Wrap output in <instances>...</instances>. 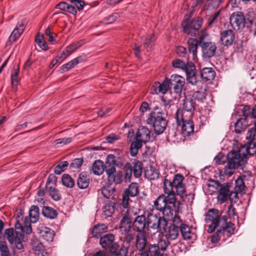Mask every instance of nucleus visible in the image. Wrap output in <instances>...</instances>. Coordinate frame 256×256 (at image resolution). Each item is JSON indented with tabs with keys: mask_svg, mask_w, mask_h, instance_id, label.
Here are the masks:
<instances>
[{
	"mask_svg": "<svg viewBox=\"0 0 256 256\" xmlns=\"http://www.w3.org/2000/svg\"><path fill=\"white\" fill-rule=\"evenodd\" d=\"M164 194L158 196L154 202V206L164 216H170L172 215L173 210H178L179 202L175 198L171 182L167 179H165L164 182Z\"/></svg>",
	"mask_w": 256,
	"mask_h": 256,
	"instance_id": "nucleus-1",
	"label": "nucleus"
},
{
	"mask_svg": "<svg viewBox=\"0 0 256 256\" xmlns=\"http://www.w3.org/2000/svg\"><path fill=\"white\" fill-rule=\"evenodd\" d=\"M230 159L224 170V174L230 176L234 172L236 167L242 168L247 162V157L245 154H242L240 151L231 152L228 154Z\"/></svg>",
	"mask_w": 256,
	"mask_h": 256,
	"instance_id": "nucleus-2",
	"label": "nucleus"
},
{
	"mask_svg": "<svg viewBox=\"0 0 256 256\" xmlns=\"http://www.w3.org/2000/svg\"><path fill=\"white\" fill-rule=\"evenodd\" d=\"M172 66L174 68H180L186 74V80L192 84H200V78L196 74L195 66L192 62H188L186 64L179 59L172 61Z\"/></svg>",
	"mask_w": 256,
	"mask_h": 256,
	"instance_id": "nucleus-3",
	"label": "nucleus"
},
{
	"mask_svg": "<svg viewBox=\"0 0 256 256\" xmlns=\"http://www.w3.org/2000/svg\"><path fill=\"white\" fill-rule=\"evenodd\" d=\"M164 116V113L156 108L150 114L146 120L148 124L152 125L154 131L157 134H162L167 126V122Z\"/></svg>",
	"mask_w": 256,
	"mask_h": 256,
	"instance_id": "nucleus-4",
	"label": "nucleus"
},
{
	"mask_svg": "<svg viewBox=\"0 0 256 256\" xmlns=\"http://www.w3.org/2000/svg\"><path fill=\"white\" fill-rule=\"evenodd\" d=\"M14 228L15 232L12 228H8L5 230V234L12 246L20 250L24 248V245L21 240V231L22 226L18 220L15 223Z\"/></svg>",
	"mask_w": 256,
	"mask_h": 256,
	"instance_id": "nucleus-5",
	"label": "nucleus"
},
{
	"mask_svg": "<svg viewBox=\"0 0 256 256\" xmlns=\"http://www.w3.org/2000/svg\"><path fill=\"white\" fill-rule=\"evenodd\" d=\"M169 241L166 236L161 237L157 244H152L149 246L148 253L144 252L142 253L140 256H162L160 250L165 251L170 244Z\"/></svg>",
	"mask_w": 256,
	"mask_h": 256,
	"instance_id": "nucleus-6",
	"label": "nucleus"
},
{
	"mask_svg": "<svg viewBox=\"0 0 256 256\" xmlns=\"http://www.w3.org/2000/svg\"><path fill=\"white\" fill-rule=\"evenodd\" d=\"M202 24V20L199 18H194L191 21L186 19L182 23L183 31L188 35L195 36Z\"/></svg>",
	"mask_w": 256,
	"mask_h": 256,
	"instance_id": "nucleus-7",
	"label": "nucleus"
},
{
	"mask_svg": "<svg viewBox=\"0 0 256 256\" xmlns=\"http://www.w3.org/2000/svg\"><path fill=\"white\" fill-rule=\"evenodd\" d=\"M183 110H178L176 114V116L182 118H192L193 112L195 108V103L190 98H186L184 100Z\"/></svg>",
	"mask_w": 256,
	"mask_h": 256,
	"instance_id": "nucleus-8",
	"label": "nucleus"
},
{
	"mask_svg": "<svg viewBox=\"0 0 256 256\" xmlns=\"http://www.w3.org/2000/svg\"><path fill=\"white\" fill-rule=\"evenodd\" d=\"M146 224L152 228L162 230L167 226V222L164 218L149 214L147 216Z\"/></svg>",
	"mask_w": 256,
	"mask_h": 256,
	"instance_id": "nucleus-9",
	"label": "nucleus"
},
{
	"mask_svg": "<svg viewBox=\"0 0 256 256\" xmlns=\"http://www.w3.org/2000/svg\"><path fill=\"white\" fill-rule=\"evenodd\" d=\"M205 220L206 223H211L208 226V232L212 233L219 224L220 215L218 210L216 209H211L208 210L206 215Z\"/></svg>",
	"mask_w": 256,
	"mask_h": 256,
	"instance_id": "nucleus-10",
	"label": "nucleus"
},
{
	"mask_svg": "<svg viewBox=\"0 0 256 256\" xmlns=\"http://www.w3.org/2000/svg\"><path fill=\"white\" fill-rule=\"evenodd\" d=\"M179 116H176L177 124L181 126L182 132L184 136H189L194 132V124L192 118H182Z\"/></svg>",
	"mask_w": 256,
	"mask_h": 256,
	"instance_id": "nucleus-11",
	"label": "nucleus"
},
{
	"mask_svg": "<svg viewBox=\"0 0 256 256\" xmlns=\"http://www.w3.org/2000/svg\"><path fill=\"white\" fill-rule=\"evenodd\" d=\"M199 43L204 58H210L215 55L216 47L214 43L206 42L202 36L200 38Z\"/></svg>",
	"mask_w": 256,
	"mask_h": 256,
	"instance_id": "nucleus-12",
	"label": "nucleus"
},
{
	"mask_svg": "<svg viewBox=\"0 0 256 256\" xmlns=\"http://www.w3.org/2000/svg\"><path fill=\"white\" fill-rule=\"evenodd\" d=\"M171 88L173 87L175 93L180 94L184 84V79L179 75H172L170 78Z\"/></svg>",
	"mask_w": 256,
	"mask_h": 256,
	"instance_id": "nucleus-13",
	"label": "nucleus"
},
{
	"mask_svg": "<svg viewBox=\"0 0 256 256\" xmlns=\"http://www.w3.org/2000/svg\"><path fill=\"white\" fill-rule=\"evenodd\" d=\"M198 44V40L195 38H190L188 40V45L189 51L188 59L190 60H192L194 62H196L198 60L197 50Z\"/></svg>",
	"mask_w": 256,
	"mask_h": 256,
	"instance_id": "nucleus-14",
	"label": "nucleus"
},
{
	"mask_svg": "<svg viewBox=\"0 0 256 256\" xmlns=\"http://www.w3.org/2000/svg\"><path fill=\"white\" fill-rule=\"evenodd\" d=\"M244 22V16L241 12H234L230 17V23L234 29L243 26Z\"/></svg>",
	"mask_w": 256,
	"mask_h": 256,
	"instance_id": "nucleus-15",
	"label": "nucleus"
},
{
	"mask_svg": "<svg viewBox=\"0 0 256 256\" xmlns=\"http://www.w3.org/2000/svg\"><path fill=\"white\" fill-rule=\"evenodd\" d=\"M150 130L146 126H140L134 138L142 144H146L150 140Z\"/></svg>",
	"mask_w": 256,
	"mask_h": 256,
	"instance_id": "nucleus-16",
	"label": "nucleus"
},
{
	"mask_svg": "<svg viewBox=\"0 0 256 256\" xmlns=\"http://www.w3.org/2000/svg\"><path fill=\"white\" fill-rule=\"evenodd\" d=\"M114 154H110L107 156L104 168L108 176L114 174L116 172V166H118Z\"/></svg>",
	"mask_w": 256,
	"mask_h": 256,
	"instance_id": "nucleus-17",
	"label": "nucleus"
},
{
	"mask_svg": "<svg viewBox=\"0 0 256 256\" xmlns=\"http://www.w3.org/2000/svg\"><path fill=\"white\" fill-rule=\"evenodd\" d=\"M134 230L138 232H144L146 220L144 214L138 216L132 221Z\"/></svg>",
	"mask_w": 256,
	"mask_h": 256,
	"instance_id": "nucleus-18",
	"label": "nucleus"
},
{
	"mask_svg": "<svg viewBox=\"0 0 256 256\" xmlns=\"http://www.w3.org/2000/svg\"><path fill=\"white\" fill-rule=\"evenodd\" d=\"M242 112L244 118L238 119L234 124V131L236 134H241L244 132L249 125L247 120L248 114L244 110Z\"/></svg>",
	"mask_w": 256,
	"mask_h": 256,
	"instance_id": "nucleus-19",
	"label": "nucleus"
},
{
	"mask_svg": "<svg viewBox=\"0 0 256 256\" xmlns=\"http://www.w3.org/2000/svg\"><path fill=\"white\" fill-rule=\"evenodd\" d=\"M234 38V34L232 30H226L222 33L220 40L222 44L227 46L232 44Z\"/></svg>",
	"mask_w": 256,
	"mask_h": 256,
	"instance_id": "nucleus-20",
	"label": "nucleus"
},
{
	"mask_svg": "<svg viewBox=\"0 0 256 256\" xmlns=\"http://www.w3.org/2000/svg\"><path fill=\"white\" fill-rule=\"evenodd\" d=\"M136 248L140 251L144 250L146 244V232H138L136 236Z\"/></svg>",
	"mask_w": 256,
	"mask_h": 256,
	"instance_id": "nucleus-21",
	"label": "nucleus"
},
{
	"mask_svg": "<svg viewBox=\"0 0 256 256\" xmlns=\"http://www.w3.org/2000/svg\"><path fill=\"white\" fill-rule=\"evenodd\" d=\"M39 233L41 237L49 242L53 241L55 236L54 232L52 230L46 226H41Z\"/></svg>",
	"mask_w": 256,
	"mask_h": 256,
	"instance_id": "nucleus-22",
	"label": "nucleus"
},
{
	"mask_svg": "<svg viewBox=\"0 0 256 256\" xmlns=\"http://www.w3.org/2000/svg\"><path fill=\"white\" fill-rule=\"evenodd\" d=\"M200 84L198 85L197 84H194V85H196L198 87H200L199 90L194 92L192 96L194 100H197L198 101H202L206 98V89L205 88H203L202 86V82L201 80Z\"/></svg>",
	"mask_w": 256,
	"mask_h": 256,
	"instance_id": "nucleus-23",
	"label": "nucleus"
},
{
	"mask_svg": "<svg viewBox=\"0 0 256 256\" xmlns=\"http://www.w3.org/2000/svg\"><path fill=\"white\" fill-rule=\"evenodd\" d=\"M228 195L229 186L228 185L220 186L217 196L218 200L221 204L223 203L228 200Z\"/></svg>",
	"mask_w": 256,
	"mask_h": 256,
	"instance_id": "nucleus-24",
	"label": "nucleus"
},
{
	"mask_svg": "<svg viewBox=\"0 0 256 256\" xmlns=\"http://www.w3.org/2000/svg\"><path fill=\"white\" fill-rule=\"evenodd\" d=\"M146 178L150 180H156L159 176V172L158 170L154 166L146 168L144 172Z\"/></svg>",
	"mask_w": 256,
	"mask_h": 256,
	"instance_id": "nucleus-25",
	"label": "nucleus"
},
{
	"mask_svg": "<svg viewBox=\"0 0 256 256\" xmlns=\"http://www.w3.org/2000/svg\"><path fill=\"white\" fill-rule=\"evenodd\" d=\"M90 178L85 172H82L79 174L77 184L79 188L81 189L86 188L89 185Z\"/></svg>",
	"mask_w": 256,
	"mask_h": 256,
	"instance_id": "nucleus-26",
	"label": "nucleus"
},
{
	"mask_svg": "<svg viewBox=\"0 0 256 256\" xmlns=\"http://www.w3.org/2000/svg\"><path fill=\"white\" fill-rule=\"evenodd\" d=\"M216 73L211 68H204L201 71V78L205 81L212 80L215 77Z\"/></svg>",
	"mask_w": 256,
	"mask_h": 256,
	"instance_id": "nucleus-27",
	"label": "nucleus"
},
{
	"mask_svg": "<svg viewBox=\"0 0 256 256\" xmlns=\"http://www.w3.org/2000/svg\"><path fill=\"white\" fill-rule=\"evenodd\" d=\"M23 31L24 24H22L18 23L9 37V41L10 42H15L20 37Z\"/></svg>",
	"mask_w": 256,
	"mask_h": 256,
	"instance_id": "nucleus-28",
	"label": "nucleus"
},
{
	"mask_svg": "<svg viewBox=\"0 0 256 256\" xmlns=\"http://www.w3.org/2000/svg\"><path fill=\"white\" fill-rule=\"evenodd\" d=\"M132 221L127 217L122 216L120 224V230L122 233L128 232L131 230Z\"/></svg>",
	"mask_w": 256,
	"mask_h": 256,
	"instance_id": "nucleus-29",
	"label": "nucleus"
},
{
	"mask_svg": "<svg viewBox=\"0 0 256 256\" xmlns=\"http://www.w3.org/2000/svg\"><path fill=\"white\" fill-rule=\"evenodd\" d=\"M114 240V234H109L102 236L100 240V243L103 248L107 249L111 246Z\"/></svg>",
	"mask_w": 256,
	"mask_h": 256,
	"instance_id": "nucleus-30",
	"label": "nucleus"
},
{
	"mask_svg": "<svg viewBox=\"0 0 256 256\" xmlns=\"http://www.w3.org/2000/svg\"><path fill=\"white\" fill-rule=\"evenodd\" d=\"M140 212V210L139 209L134 207H130L128 208L126 212L123 211L122 215L133 221L135 218L139 216Z\"/></svg>",
	"mask_w": 256,
	"mask_h": 256,
	"instance_id": "nucleus-31",
	"label": "nucleus"
},
{
	"mask_svg": "<svg viewBox=\"0 0 256 256\" xmlns=\"http://www.w3.org/2000/svg\"><path fill=\"white\" fill-rule=\"evenodd\" d=\"M84 44V40H80L76 42H74L66 47L64 51V54H66V56H70L78 48L80 47Z\"/></svg>",
	"mask_w": 256,
	"mask_h": 256,
	"instance_id": "nucleus-32",
	"label": "nucleus"
},
{
	"mask_svg": "<svg viewBox=\"0 0 256 256\" xmlns=\"http://www.w3.org/2000/svg\"><path fill=\"white\" fill-rule=\"evenodd\" d=\"M179 234V228L178 226L172 225L169 226L168 232L166 234V236L170 240H176Z\"/></svg>",
	"mask_w": 256,
	"mask_h": 256,
	"instance_id": "nucleus-33",
	"label": "nucleus"
},
{
	"mask_svg": "<svg viewBox=\"0 0 256 256\" xmlns=\"http://www.w3.org/2000/svg\"><path fill=\"white\" fill-rule=\"evenodd\" d=\"M104 164L102 161L100 160H96L92 166V170L96 175H100L104 172Z\"/></svg>",
	"mask_w": 256,
	"mask_h": 256,
	"instance_id": "nucleus-34",
	"label": "nucleus"
},
{
	"mask_svg": "<svg viewBox=\"0 0 256 256\" xmlns=\"http://www.w3.org/2000/svg\"><path fill=\"white\" fill-rule=\"evenodd\" d=\"M107 231V227L104 224H98L92 228V234L94 237L98 238Z\"/></svg>",
	"mask_w": 256,
	"mask_h": 256,
	"instance_id": "nucleus-35",
	"label": "nucleus"
},
{
	"mask_svg": "<svg viewBox=\"0 0 256 256\" xmlns=\"http://www.w3.org/2000/svg\"><path fill=\"white\" fill-rule=\"evenodd\" d=\"M29 218L31 223H35L39 218V209L37 206H32L29 210Z\"/></svg>",
	"mask_w": 256,
	"mask_h": 256,
	"instance_id": "nucleus-36",
	"label": "nucleus"
},
{
	"mask_svg": "<svg viewBox=\"0 0 256 256\" xmlns=\"http://www.w3.org/2000/svg\"><path fill=\"white\" fill-rule=\"evenodd\" d=\"M114 192V188L111 186L103 187L100 190L102 194L107 199L112 198Z\"/></svg>",
	"mask_w": 256,
	"mask_h": 256,
	"instance_id": "nucleus-37",
	"label": "nucleus"
},
{
	"mask_svg": "<svg viewBox=\"0 0 256 256\" xmlns=\"http://www.w3.org/2000/svg\"><path fill=\"white\" fill-rule=\"evenodd\" d=\"M81 60V56H79L75 58H74L73 60H71L66 64L62 65L61 67L62 70V71L65 72L70 70L71 68H74L79 62H80Z\"/></svg>",
	"mask_w": 256,
	"mask_h": 256,
	"instance_id": "nucleus-38",
	"label": "nucleus"
},
{
	"mask_svg": "<svg viewBox=\"0 0 256 256\" xmlns=\"http://www.w3.org/2000/svg\"><path fill=\"white\" fill-rule=\"evenodd\" d=\"M142 143L134 138V140L132 142L130 147V154L132 156H136L142 146Z\"/></svg>",
	"mask_w": 256,
	"mask_h": 256,
	"instance_id": "nucleus-39",
	"label": "nucleus"
},
{
	"mask_svg": "<svg viewBox=\"0 0 256 256\" xmlns=\"http://www.w3.org/2000/svg\"><path fill=\"white\" fill-rule=\"evenodd\" d=\"M50 184V178L48 180V182L46 184V188L49 192L50 196L51 198L54 200L58 201L59 200L60 198V195L58 190L54 188L52 186H48V184Z\"/></svg>",
	"mask_w": 256,
	"mask_h": 256,
	"instance_id": "nucleus-40",
	"label": "nucleus"
},
{
	"mask_svg": "<svg viewBox=\"0 0 256 256\" xmlns=\"http://www.w3.org/2000/svg\"><path fill=\"white\" fill-rule=\"evenodd\" d=\"M180 229L184 240H190L192 238L193 234L190 231V228L186 224H181Z\"/></svg>",
	"mask_w": 256,
	"mask_h": 256,
	"instance_id": "nucleus-41",
	"label": "nucleus"
},
{
	"mask_svg": "<svg viewBox=\"0 0 256 256\" xmlns=\"http://www.w3.org/2000/svg\"><path fill=\"white\" fill-rule=\"evenodd\" d=\"M114 212V203L108 202L102 208V212L106 217L110 216Z\"/></svg>",
	"mask_w": 256,
	"mask_h": 256,
	"instance_id": "nucleus-42",
	"label": "nucleus"
},
{
	"mask_svg": "<svg viewBox=\"0 0 256 256\" xmlns=\"http://www.w3.org/2000/svg\"><path fill=\"white\" fill-rule=\"evenodd\" d=\"M42 214L44 216L50 219H54L56 216V212L52 208L49 206H44L42 209Z\"/></svg>",
	"mask_w": 256,
	"mask_h": 256,
	"instance_id": "nucleus-43",
	"label": "nucleus"
},
{
	"mask_svg": "<svg viewBox=\"0 0 256 256\" xmlns=\"http://www.w3.org/2000/svg\"><path fill=\"white\" fill-rule=\"evenodd\" d=\"M138 192V187L136 183H132L128 188L125 190V194L130 196L134 197L137 195Z\"/></svg>",
	"mask_w": 256,
	"mask_h": 256,
	"instance_id": "nucleus-44",
	"label": "nucleus"
},
{
	"mask_svg": "<svg viewBox=\"0 0 256 256\" xmlns=\"http://www.w3.org/2000/svg\"><path fill=\"white\" fill-rule=\"evenodd\" d=\"M142 164L140 161H137L134 162V166L132 168V171L134 175L136 178H139L142 173Z\"/></svg>",
	"mask_w": 256,
	"mask_h": 256,
	"instance_id": "nucleus-45",
	"label": "nucleus"
},
{
	"mask_svg": "<svg viewBox=\"0 0 256 256\" xmlns=\"http://www.w3.org/2000/svg\"><path fill=\"white\" fill-rule=\"evenodd\" d=\"M62 182L64 186L68 188H72L74 185V179L68 174H64L62 178Z\"/></svg>",
	"mask_w": 256,
	"mask_h": 256,
	"instance_id": "nucleus-46",
	"label": "nucleus"
},
{
	"mask_svg": "<svg viewBox=\"0 0 256 256\" xmlns=\"http://www.w3.org/2000/svg\"><path fill=\"white\" fill-rule=\"evenodd\" d=\"M123 172H118L115 174H110L108 175V178L110 181L113 180V182L116 184H120L123 180Z\"/></svg>",
	"mask_w": 256,
	"mask_h": 256,
	"instance_id": "nucleus-47",
	"label": "nucleus"
},
{
	"mask_svg": "<svg viewBox=\"0 0 256 256\" xmlns=\"http://www.w3.org/2000/svg\"><path fill=\"white\" fill-rule=\"evenodd\" d=\"M170 88H171L170 80V79L166 78L162 83H160V89H158V91L160 92V93L165 94Z\"/></svg>",
	"mask_w": 256,
	"mask_h": 256,
	"instance_id": "nucleus-48",
	"label": "nucleus"
},
{
	"mask_svg": "<svg viewBox=\"0 0 256 256\" xmlns=\"http://www.w3.org/2000/svg\"><path fill=\"white\" fill-rule=\"evenodd\" d=\"M36 42L38 44L40 48L44 50H48V46L44 40L42 34H38L36 38Z\"/></svg>",
	"mask_w": 256,
	"mask_h": 256,
	"instance_id": "nucleus-49",
	"label": "nucleus"
},
{
	"mask_svg": "<svg viewBox=\"0 0 256 256\" xmlns=\"http://www.w3.org/2000/svg\"><path fill=\"white\" fill-rule=\"evenodd\" d=\"M245 188L244 184L241 177H238L235 181V190L237 192L241 193Z\"/></svg>",
	"mask_w": 256,
	"mask_h": 256,
	"instance_id": "nucleus-50",
	"label": "nucleus"
},
{
	"mask_svg": "<svg viewBox=\"0 0 256 256\" xmlns=\"http://www.w3.org/2000/svg\"><path fill=\"white\" fill-rule=\"evenodd\" d=\"M184 180V176L181 174H176L173 178L172 182H171L172 190L173 188L183 184L182 182Z\"/></svg>",
	"mask_w": 256,
	"mask_h": 256,
	"instance_id": "nucleus-51",
	"label": "nucleus"
},
{
	"mask_svg": "<svg viewBox=\"0 0 256 256\" xmlns=\"http://www.w3.org/2000/svg\"><path fill=\"white\" fill-rule=\"evenodd\" d=\"M24 225L22 226V233H26L30 234L32 232V229L30 226V222H29L28 219L26 217L24 220Z\"/></svg>",
	"mask_w": 256,
	"mask_h": 256,
	"instance_id": "nucleus-52",
	"label": "nucleus"
},
{
	"mask_svg": "<svg viewBox=\"0 0 256 256\" xmlns=\"http://www.w3.org/2000/svg\"><path fill=\"white\" fill-rule=\"evenodd\" d=\"M68 163L66 161L60 162L54 170V172L56 174H60L63 172L66 168L68 166Z\"/></svg>",
	"mask_w": 256,
	"mask_h": 256,
	"instance_id": "nucleus-53",
	"label": "nucleus"
},
{
	"mask_svg": "<svg viewBox=\"0 0 256 256\" xmlns=\"http://www.w3.org/2000/svg\"><path fill=\"white\" fill-rule=\"evenodd\" d=\"M154 34H151L149 36H143L142 39L144 42V44L146 48H150L152 46V42L154 41Z\"/></svg>",
	"mask_w": 256,
	"mask_h": 256,
	"instance_id": "nucleus-54",
	"label": "nucleus"
},
{
	"mask_svg": "<svg viewBox=\"0 0 256 256\" xmlns=\"http://www.w3.org/2000/svg\"><path fill=\"white\" fill-rule=\"evenodd\" d=\"M222 226V230L224 232H226L228 234L231 235L234 234V224L229 222Z\"/></svg>",
	"mask_w": 256,
	"mask_h": 256,
	"instance_id": "nucleus-55",
	"label": "nucleus"
},
{
	"mask_svg": "<svg viewBox=\"0 0 256 256\" xmlns=\"http://www.w3.org/2000/svg\"><path fill=\"white\" fill-rule=\"evenodd\" d=\"M72 139L70 137L60 138L55 140L56 144L60 146L68 144L72 142Z\"/></svg>",
	"mask_w": 256,
	"mask_h": 256,
	"instance_id": "nucleus-56",
	"label": "nucleus"
},
{
	"mask_svg": "<svg viewBox=\"0 0 256 256\" xmlns=\"http://www.w3.org/2000/svg\"><path fill=\"white\" fill-rule=\"evenodd\" d=\"M122 234H123L124 236V242L128 244H130L134 240V234L132 232H131V230L129 231L128 232H124V233H122Z\"/></svg>",
	"mask_w": 256,
	"mask_h": 256,
	"instance_id": "nucleus-57",
	"label": "nucleus"
},
{
	"mask_svg": "<svg viewBox=\"0 0 256 256\" xmlns=\"http://www.w3.org/2000/svg\"><path fill=\"white\" fill-rule=\"evenodd\" d=\"M246 152L250 155H254L256 153V144L250 142L246 148Z\"/></svg>",
	"mask_w": 256,
	"mask_h": 256,
	"instance_id": "nucleus-58",
	"label": "nucleus"
},
{
	"mask_svg": "<svg viewBox=\"0 0 256 256\" xmlns=\"http://www.w3.org/2000/svg\"><path fill=\"white\" fill-rule=\"evenodd\" d=\"M124 178L126 182H130L132 174V168L130 166L124 167Z\"/></svg>",
	"mask_w": 256,
	"mask_h": 256,
	"instance_id": "nucleus-59",
	"label": "nucleus"
},
{
	"mask_svg": "<svg viewBox=\"0 0 256 256\" xmlns=\"http://www.w3.org/2000/svg\"><path fill=\"white\" fill-rule=\"evenodd\" d=\"M19 69L14 70L11 74L12 84L13 86H16L18 83V76Z\"/></svg>",
	"mask_w": 256,
	"mask_h": 256,
	"instance_id": "nucleus-60",
	"label": "nucleus"
},
{
	"mask_svg": "<svg viewBox=\"0 0 256 256\" xmlns=\"http://www.w3.org/2000/svg\"><path fill=\"white\" fill-rule=\"evenodd\" d=\"M70 3L74 6L76 7L77 9L79 10L83 9L84 2L82 0H70Z\"/></svg>",
	"mask_w": 256,
	"mask_h": 256,
	"instance_id": "nucleus-61",
	"label": "nucleus"
},
{
	"mask_svg": "<svg viewBox=\"0 0 256 256\" xmlns=\"http://www.w3.org/2000/svg\"><path fill=\"white\" fill-rule=\"evenodd\" d=\"M256 130L254 128H252L248 130L246 136V139L249 142H252L256 136Z\"/></svg>",
	"mask_w": 256,
	"mask_h": 256,
	"instance_id": "nucleus-62",
	"label": "nucleus"
},
{
	"mask_svg": "<svg viewBox=\"0 0 256 256\" xmlns=\"http://www.w3.org/2000/svg\"><path fill=\"white\" fill-rule=\"evenodd\" d=\"M180 197L184 202L186 203H192L194 198V194L191 193L188 194H183Z\"/></svg>",
	"mask_w": 256,
	"mask_h": 256,
	"instance_id": "nucleus-63",
	"label": "nucleus"
},
{
	"mask_svg": "<svg viewBox=\"0 0 256 256\" xmlns=\"http://www.w3.org/2000/svg\"><path fill=\"white\" fill-rule=\"evenodd\" d=\"M83 163V160L82 158H76L74 160L71 164L70 166L74 168H80Z\"/></svg>",
	"mask_w": 256,
	"mask_h": 256,
	"instance_id": "nucleus-64",
	"label": "nucleus"
}]
</instances>
